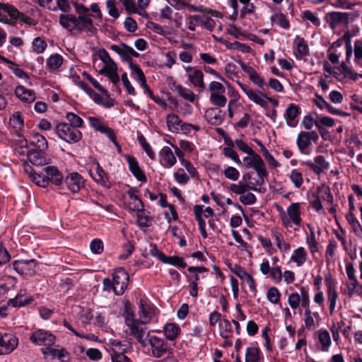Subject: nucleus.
<instances>
[{"label": "nucleus", "instance_id": "nucleus-13", "mask_svg": "<svg viewBox=\"0 0 362 362\" xmlns=\"http://www.w3.org/2000/svg\"><path fill=\"white\" fill-rule=\"evenodd\" d=\"M66 188L74 194L78 193L85 186V180L76 172L69 173L64 179Z\"/></svg>", "mask_w": 362, "mask_h": 362}, {"label": "nucleus", "instance_id": "nucleus-59", "mask_svg": "<svg viewBox=\"0 0 362 362\" xmlns=\"http://www.w3.org/2000/svg\"><path fill=\"white\" fill-rule=\"evenodd\" d=\"M138 141L139 144L142 146L144 150L146 153V154L148 156V157L153 160L155 159L156 155L152 150L150 144L146 141V139L143 135H141L138 137Z\"/></svg>", "mask_w": 362, "mask_h": 362}, {"label": "nucleus", "instance_id": "nucleus-47", "mask_svg": "<svg viewBox=\"0 0 362 362\" xmlns=\"http://www.w3.org/2000/svg\"><path fill=\"white\" fill-rule=\"evenodd\" d=\"M30 177L38 186L41 187H46L48 186V182L46 180V174L37 173L32 170L29 173Z\"/></svg>", "mask_w": 362, "mask_h": 362}, {"label": "nucleus", "instance_id": "nucleus-34", "mask_svg": "<svg viewBox=\"0 0 362 362\" xmlns=\"http://www.w3.org/2000/svg\"><path fill=\"white\" fill-rule=\"evenodd\" d=\"M166 123L168 127V129L173 132H178L180 129V124L182 123V120L180 117L175 114H169L166 117Z\"/></svg>", "mask_w": 362, "mask_h": 362}, {"label": "nucleus", "instance_id": "nucleus-64", "mask_svg": "<svg viewBox=\"0 0 362 362\" xmlns=\"http://www.w3.org/2000/svg\"><path fill=\"white\" fill-rule=\"evenodd\" d=\"M208 90L211 93V94L224 93L226 88L220 82L212 81L209 85Z\"/></svg>", "mask_w": 362, "mask_h": 362}, {"label": "nucleus", "instance_id": "nucleus-63", "mask_svg": "<svg viewBox=\"0 0 362 362\" xmlns=\"http://www.w3.org/2000/svg\"><path fill=\"white\" fill-rule=\"evenodd\" d=\"M230 269L243 281H245L250 275V274H248L246 270L239 264H235L233 267H230Z\"/></svg>", "mask_w": 362, "mask_h": 362}, {"label": "nucleus", "instance_id": "nucleus-53", "mask_svg": "<svg viewBox=\"0 0 362 362\" xmlns=\"http://www.w3.org/2000/svg\"><path fill=\"white\" fill-rule=\"evenodd\" d=\"M272 233L275 237V240L277 247L282 251H288L291 248V245L284 241L282 235L276 230H273Z\"/></svg>", "mask_w": 362, "mask_h": 362}, {"label": "nucleus", "instance_id": "nucleus-55", "mask_svg": "<svg viewBox=\"0 0 362 362\" xmlns=\"http://www.w3.org/2000/svg\"><path fill=\"white\" fill-rule=\"evenodd\" d=\"M137 223L139 227L144 228L148 227L150 223V218L148 216L145 215V211L144 208L136 211Z\"/></svg>", "mask_w": 362, "mask_h": 362}, {"label": "nucleus", "instance_id": "nucleus-14", "mask_svg": "<svg viewBox=\"0 0 362 362\" xmlns=\"http://www.w3.org/2000/svg\"><path fill=\"white\" fill-rule=\"evenodd\" d=\"M18 345V339L11 334L0 333V355L10 354Z\"/></svg>", "mask_w": 362, "mask_h": 362}, {"label": "nucleus", "instance_id": "nucleus-35", "mask_svg": "<svg viewBox=\"0 0 362 362\" xmlns=\"http://www.w3.org/2000/svg\"><path fill=\"white\" fill-rule=\"evenodd\" d=\"M188 78L189 81L194 86L202 89L205 88V83L204 82V74L201 70L196 69L192 73H189Z\"/></svg>", "mask_w": 362, "mask_h": 362}, {"label": "nucleus", "instance_id": "nucleus-40", "mask_svg": "<svg viewBox=\"0 0 362 362\" xmlns=\"http://www.w3.org/2000/svg\"><path fill=\"white\" fill-rule=\"evenodd\" d=\"M307 254L303 247H300L293 251L291 259L296 262L298 267L301 266L306 261Z\"/></svg>", "mask_w": 362, "mask_h": 362}, {"label": "nucleus", "instance_id": "nucleus-46", "mask_svg": "<svg viewBox=\"0 0 362 362\" xmlns=\"http://www.w3.org/2000/svg\"><path fill=\"white\" fill-rule=\"evenodd\" d=\"M163 263L171 264L177 268H185L187 267L184 259L178 256H165Z\"/></svg>", "mask_w": 362, "mask_h": 362}, {"label": "nucleus", "instance_id": "nucleus-23", "mask_svg": "<svg viewBox=\"0 0 362 362\" xmlns=\"http://www.w3.org/2000/svg\"><path fill=\"white\" fill-rule=\"evenodd\" d=\"M261 185L260 182H257L256 184L251 183H244L243 181H240L238 184H231L229 187V189L236 194H240V196L245 194L248 189H251L253 191H258L256 186Z\"/></svg>", "mask_w": 362, "mask_h": 362}, {"label": "nucleus", "instance_id": "nucleus-31", "mask_svg": "<svg viewBox=\"0 0 362 362\" xmlns=\"http://www.w3.org/2000/svg\"><path fill=\"white\" fill-rule=\"evenodd\" d=\"M287 214L291 221L296 226H300L301 223L300 204L292 203L287 208Z\"/></svg>", "mask_w": 362, "mask_h": 362}, {"label": "nucleus", "instance_id": "nucleus-60", "mask_svg": "<svg viewBox=\"0 0 362 362\" xmlns=\"http://www.w3.org/2000/svg\"><path fill=\"white\" fill-rule=\"evenodd\" d=\"M327 298L330 314H332L334 311L336 302L338 298V294L336 290L329 289V291H327Z\"/></svg>", "mask_w": 362, "mask_h": 362}, {"label": "nucleus", "instance_id": "nucleus-38", "mask_svg": "<svg viewBox=\"0 0 362 362\" xmlns=\"http://www.w3.org/2000/svg\"><path fill=\"white\" fill-rule=\"evenodd\" d=\"M23 294L21 293H18L15 298L9 299L7 302V305H11L14 308L22 307L30 304L33 299L32 298H28L24 300H21Z\"/></svg>", "mask_w": 362, "mask_h": 362}, {"label": "nucleus", "instance_id": "nucleus-41", "mask_svg": "<svg viewBox=\"0 0 362 362\" xmlns=\"http://www.w3.org/2000/svg\"><path fill=\"white\" fill-rule=\"evenodd\" d=\"M9 125L16 131H19L23 127V118L20 112H15L11 115L9 119Z\"/></svg>", "mask_w": 362, "mask_h": 362}, {"label": "nucleus", "instance_id": "nucleus-44", "mask_svg": "<svg viewBox=\"0 0 362 362\" xmlns=\"http://www.w3.org/2000/svg\"><path fill=\"white\" fill-rule=\"evenodd\" d=\"M257 144L260 147L262 152L264 158L267 159L268 163L274 168L280 166V163L274 158V156L269 152L264 144L258 139L255 140Z\"/></svg>", "mask_w": 362, "mask_h": 362}, {"label": "nucleus", "instance_id": "nucleus-52", "mask_svg": "<svg viewBox=\"0 0 362 362\" xmlns=\"http://www.w3.org/2000/svg\"><path fill=\"white\" fill-rule=\"evenodd\" d=\"M346 219L353 227L355 233H359L360 232H362V227L353 212H349L346 215Z\"/></svg>", "mask_w": 362, "mask_h": 362}, {"label": "nucleus", "instance_id": "nucleus-9", "mask_svg": "<svg viewBox=\"0 0 362 362\" xmlns=\"http://www.w3.org/2000/svg\"><path fill=\"white\" fill-rule=\"evenodd\" d=\"M55 339L53 334L44 329H37L30 336L31 342L38 346H51L54 344Z\"/></svg>", "mask_w": 362, "mask_h": 362}, {"label": "nucleus", "instance_id": "nucleus-5", "mask_svg": "<svg viewBox=\"0 0 362 362\" xmlns=\"http://www.w3.org/2000/svg\"><path fill=\"white\" fill-rule=\"evenodd\" d=\"M148 342L151 346L152 357L160 358L167 354L173 352V347L163 338L148 335Z\"/></svg>", "mask_w": 362, "mask_h": 362}, {"label": "nucleus", "instance_id": "nucleus-51", "mask_svg": "<svg viewBox=\"0 0 362 362\" xmlns=\"http://www.w3.org/2000/svg\"><path fill=\"white\" fill-rule=\"evenodd\" d=\"M129 67L131 70L132 74L135 75V79L139 83L146 80L143 71L138 64L132 63L129 66Z\"/></svg>", "mask_w": 362, "mask_h": 362}, {"label": "nucleus", "instance_id": "nucleus-58", "mask_svg": "<svg viewBox=\"0 0 362 362\" xmlns=\"http://www.w3.org/2000/svg\"><path fill=\"white\" fill-rule=\"evenodd\" d=\"M281 296V293L276 287H271L267 294V297L268 300L273 303V304H277L279 302Z\"/></svg>", "mask_w": 362, "mask_h": 362}, {"label": "nucleus", "instance_id": "nucleus-27", "mask_svg": "<svg viewBox=\"0 0 362 362\" xmlns=\"http://www.w3.org/2000/svg\"><path fill=\"white\" fill-rule=\"evenodd\" d=\"M315 335L317 336L318 341L321 345V347L318 349L324 352H327L332 344L329 332L326 329H319L315 333Z\"/></svg>", "mask_w": 362, "mask_h": 362}, {"label": "nucleus", "instance_id": "nucleus-32", "mask_svg": "<svg viewBox=\"0 0 362 362\" xmlns=\"http://www.w3.org/2000/svg\"><path fill=\"white\" fill-rule=\"evenodd\" d=\"M163 330L166 339L170 341L175 340L181 332L180 326L175 323L166 324L163 327Z\"/></svg>", "mask_w": 362, "mask_h": 362}, {"label": "nucleus", "instance_id": "nucleus-18", "mask_svg": "<svg viewBox=\"0 0 362 362\" xmlns=\"http://www.w3.org/2000/svg\"><path fill=\"white\" fill-rule=\"evenodd\" d=\"M225 112L218 107H210L205 112V118L213 125H220L223 121Z\"/></svg>", "mask_w": 362, "mask_h": 362}, {"label": "nucleus", "instance_id": "nucleus-3", "mask_svg": "<svg viewBox=\"0 0 362 362\" xmlns=\"http://www.w3.org/2000/svg\"><path fill=\"white\" fill-rule=\"evenodd\" d=\"M54 130L59 139L71 144L78 142L82 138L81 132L68 123L57 124Z\"/></svg>", "mask_w": 362, "mask_h": 362}, {"label": "nucleus", "instance_id": "nucleus-39", "mask_svg": "<svg viewBox=\"0 0 362 362\" xmlns=\"http://www.w3.org/2000/svg\"><path fill=\"white\" fill-rule=\"evenodd\" d=\"M260 354L261 352L258 347H247L245 353V362H259Z\"/></svg>", "mask_w": 362, "mask_h": 362}, {"label": "nucleus", "instance_id": "nucleus-15", "mask_svg": "<svg viewBox=\"0 0 362 362\" xmlns=\"http://www.w3.org/2000/svg\"><path fill=\"white\" fill-rule=\"evenodd\" d=\"M131 323L128 327L130 329L131 334L143 346H146L145 340L144 339L146 327L143 320H137L135 322H129Z\"/></svg>", "mask_w": 362, "mask_h": 362}, {"label": "nucleus", "instance_id": "nucleus-10", "mask_svg": "<svg viewBox=\"0 0 362 362\" xmlns=\"http://www.w3.org/2000/svg\"><path fill=\"white\" fill-rule=\"evenodd\" d=\"M93 164L95 165V167L89 170V175L98 185L109 189L111 187V183L108 175L98 160H95Z\"/></svg>", "mask_w": 362, "mask_h": 362}, {"label": "nucleus", "instance_id": "nucleus-1", "mask_svg": "<svg viewBox=\"0 0 362 362\" xmlns=\"http://www.w3.org/2000/svg\"><path fill=\"white\" fill-rule=\"evenodd\" d=\"M78 14L76 16L74 14L62 13L59 15V23L60 25L69 30L72 35L77 33L88 31L92 35L97 33L98 29L93 25L90 18V9L82 4L71 2Z\"/></svg>", "mask_w": 362, "mask_h": 362}, {"label": "nucleus", "instance_id": "nucleus-42", "mask_svg": "<svg viewBox=\"0 0 362 362\" xmlns=\"http://www.w3.org/2000/svg\"><path fill=\"white\" fill-rule=\"evenodd\" d=\"M220 336L223 339H228L232 337L233 329L228 320L224 319L219 323Z\"/></svg>", "mask_w": 362, "mask_h": 362}, {"label": "nucleus", "instance_id": "nucleus-50", "mask_svg": "<svg viewBox=\"0 0 362 362\" xmlns=\"http://www.w3.org/2000/svg\"><path fill=\"white\" fill-rule=\"evenodd\" d=\"M209 100L215 106L224 107L226 104L227 98L223 93H213L211 94Z\"/></svg>", "mask_w": 362, "mask_h": 362}, {"label": "nucleus", "instance_id": "nucleus-62", "mask_svg": "<svg viewBox=\"0 0 362 362\" xmlns=\"http://www.w3.org/2000/svg\"><path fill=\"white\" fill-rule=\"evenodd\" d=\"M274 18L276 19L277 24L280 27H281L284 29L289 28V27H290L289 21H288V18H286V16L284 13H280L276 14L275 16H273L271 18V20L274 21Z\"/></svg>", "mask_w": 362, "mask_h": 362}, {"label": "nucleus", "instance_id": "nucleus-2", "mask_svg": "<svg viewBox=\"0 0 362 362\" xmlns=\"http://www.w3.org/2000/svg\"><path fill=\"white\" fill-rule=\"evenodd\" d=\"M358 16L359 14L357 11L349 13L332 11L325 15V19L329 27L334 30L340 25L348 27L349 22L354 21Z\"/></svg>", "mask_w": 362, "mask_h": 362}, {"label": "nucleus", "instance_id": "nucleus-29", "mask_svg": "<svg viewBox=\"0 0 362 362\" xmlns=\"http://www.w3.org/2000/svg\"><path fill=\"white\" fill-rule=\"evenodd\" d=\"M194 212L195 218L198 222L201 235L205 239L207 238V233L206 230V223L202 217L203 206L202 205H195L194 206Z\"/></svg>", "mask_w": 362, "mask_h": 362}, {"label": "nucleus", "instance_id": "nucleus-54", "mask_svg": "<svg viewBox=\"0 0 362 362\" xmlns=\"http://www.w3.org/2000/svg\"><path fill=\"white\" fill-rule=\"evenodd\" d=\"M354 62L362 67L361 60L362 59V39L356 40L354 42Z\"/></svg>", "mask_w": 362, "mask_h": 362}, {"label": "nucleus", "instance_id": "nucleus-6", "mask_svg": "<svg viewBox=\"0 0 362 362\" xmlns=\"http://www.w3.org/2000/svg\"><path fill=\"white\" fill-rule=\"evenodd\" d=\"M243 162L246 168H254L261 180L260 185L264 183V179L267 177L268 173L266 165L261 156L255 153H250L243 158Z\"/></svg>", "mask_w": 362, "mask_h": 362}, {"label": "nucleus", "instance_id": "nucleus-49", "mask_svg": "<svg viewBox=\"0 0 362 362\" xmlns=\"http://www.w3.org/2000/svg\"><path fill=\"white\" fill-rule=\"evenodd\" d=\"M175 90L184 99L189 102H194L195 95L192 90L182 87L181 85L176 86Z\"/></svg>", "mask_w": 362, "mask_h": 362}, {"label": "nucleus", "instance_id": "nucleus-11", "mask_svg": "<svg viewBox=\"0 0 362 362\" xmlns=\"http://www.w3.org/2000/svg\"><path fill=\"white\" fill-rule=\"evenodd\" d=\"M110 48L111 50L119 54L122 61L127 62L129 64V66L133 63V57L136 58L139 57V54L137 52H136L132 47L124 42H122L120 46L112 45Z\"/></svg>", "mask_w": 362, "mask_h": 362}, {"label": "nucleus", "instance_id": "nucleus-61", "mask_svg": "<svg viewBox=\"0 0 362 362\" xmlns=\"http://www.w3.org/2000/svg\"><path fill=\"white\" fill-rule=\"evenodd\" d=\"M125 8L127 13H139L138 8L136 5L135 0H119Z\"/></svg>", "mask_w": 362, "mask_h": 362}, {"label": "nucleus", "instance_id": "nucleus-7", "mask_svg": "<svg viewBox=\"0 0 362 362\" xmlns=\"http://www.w3.org/2000/svg\"><path fill=\"white\" fill-rule=\"evenodd\" d=\"M112 281L114 284V293L117 296H122L127 288L129 283V274L122 267L117 268L113 273Z\"/></svg>", "mask_w": 362, "mask_h": 362}, {"label": "nucleus", "instance_id": "nucleus-4", "mask_svg": "<svg viewBox=\"0 0 362 362\" xmlns=\"http://www.w3.org/2000/svg\"><path fill=\"white\" fill-rule=\"evenodd\" d=\"M238 83L248 98L257 105H259L262 107H265L267 105V102H269L274 107H277L279 105V101L276 99L267 97V95L262 92H257L248 85L239 81Z\"/></svg>", "mask_w": 362, "mask_h": 362}, {"label": "nucleus", "instance_id": "nucleus-22", "mask_svg": "<svg viewBox=\"0 0 362 362\" xmlns=\"http://www.w3.org/2000/svg\"><path fill=\"white\" fill-rule=\"evenodd\" d=\"M136 189L135 188H131L127 192L129 200L124 203L127 206V209L132 211H139L140 209L144 208V204L142 201L135 194Z\"/></svg>", "mask_w": 362, "mask_h": 362}, {"label": "nucleus", "instance_id": "nucleus-33", "mask_svg": "<svg viewBox=\"0 0 362 362\" xmlns=\"http://www.w3.org/2000/svg\"><path fill=\"white\" fill-rule=\"evenodd\" d=\"M139 317L144 322H148L151 318V308L145 300L140 299L139 303Z\"/></svg>", "mask_w": 362, "mask_h": 362}, {"label": "nucleus", "instance_id": "nucleus-25", "mask_svg": "<svg viewBox=\"0 0 362 362\" xmlns=\"http://www.w3.org/2000/svg\"><path fill=\"white\" fill-rule=\"evenodd\" d=\"M15 95L21 101L28 103L33 102L36 98L35 93L33 90L27 89L23 86L16 88Z\"/></svg>", "mask_w": 362, "mask_h": 362}, {"label": "nucleus", "instance_id": "nucleus-56", "mask_svg": "<svg viewBox=\"0 0 362 362\" xmlns=\"http://www.w3.org/2000/svg\"><path fill=\"white\" fill-rule=\"evenodd\" d=\"M47 45L45 40L40 37H35L33 41V48L34 52L41 54L44 52Z\"/></svg>", "mask_w": 362, "mask_h": 362}, {"label": "nucleus", "instance_id": "nucleus-26", "mask_svg": "<svg viewBox=\"0 0 362 362\" xmlns=\"http://www.w3.org/2000/svg\"><path fill=\"white\" fill-rule=\"evenodd\" d=\"M30 146H33V150L45 151L48 148V143L45 137L39 133H33L31 135Z\"/></svg>", "mask_w": 362, "mask_h": 362}, {"label": "nucleus", "instance_id": "nucleus-37", "mask_svg": "<svg viewBox=\"0 0 362 362\" xmlns=\"http://www.w3.org/2000/svg\"><path fill=\"white\" fill-rule=\"evenodd\" d=\"M296 144L301 153H304L305 150L311 145V141H310L306 132H300L298 134L296 139Z\"/></svg>", "mask_w": 362, "mask_h": 362}, {"label": "nucleus", "instance_id": "nucleus-28", "mask_svg": "<svg viewBox=\"0 0 362 362\" xmlns=\"http://www.w3.org/2000/svg\"><path fill=\"white\" fill-rule=\"evenodd\" d=\"M28 160L34 165L42 166L47 163L45 151L31 149Z\"/></svg>", "mask_w": 362, "mask_h": 362}, {"label": "nucleus", "instance_id": "nucleus-12", "mask_svg": "<svg viewBox=\"0 0 362 362\" xmlns=\"http://www.w3.org/2000/svg\"><path fill=\"white\" fill-rule=\"evenodd\" d=\"M35 259H21L13 262V269L21 275L31 276L35 273Z\"/></svg>", "mask_w": 362, "mask_h": 362}, {"label": "nucleus", "instance_id": "nucleus-16", "mask_svg": "<svg viewBox=\"0 0 362 362\" xmlns=\"http://www.w3.org/2000/svg\"><path fill=\"white\" fill-rule=\"evenodd\" d=\"M303 165L308 166L316 175H320L329 167V162L326 160L323 156H317L315 157L313 162L307 160L303 162Z\"/></svg>", "mask_w": 362, "mask_h": 362}, {"label": "nucleus", "instance_id": "nucleus-57", "mask_svg": "<svg viewBox=\"0 0 362 362\" xmlns=\"http://www.w3.org/2000/svg\"><path fill=\"white\" fill-rule=\"evenodd\" d=\"M289 178L296 188H300L303 182L302 173L296 169L291 171Z\"/></svg>", "mask_w": 362, "mask_h": 362}, {"label": "nucleus", "instance_id": "nucleus-36", "mask_svg": "<svg viewBox=\"0 0 362 362\" xmlns=\"http://www.w3.org/2000/svg\"><path fill=\"white\" fill-rule=\"evenodd\" d=\"M110 356H114L115 355L125 354L127 349V346L125 344H122L121 341L117 339L111 340L110 342Z\"/></svg>", "mask_w": 362, "mask_h": 362}, {"label": "nucleus", "instance_id": "nucleus-8", "mask_svg": "<svg viewBox=\"0 0 362 362\" xmlns=\"http://www.w3.org/2000/svg\"><path fill=\"white\" fill-rule=\"evenodd\" d=\"M0 10L6 11L15 21L20 19L21 22L29 25H35L37 24L36 21L26 16L23 13L20 12L15 6L8 3L0 2Z\"/></svg>", "mask_w": 362, "mask_h": 362}, {"label": "nucleus", "instance_id": "nucleus-19", "mask_svg": "<svg viewBox=\"0 0 362 362\" xmlns=\"http://www.w3.org/2000/svg\"><path fill=\"white\" fill-rule=\"evenodd\" d=\"M300 108L298 105L290 103L284 113V118L286 124L291 127H295L297 125L296 119L300 115Z\"/></svg>", "mask_w": 362, "mask_h": 362}, {"label": "nucleus", "instance_id": "nucleus-20", "mask_svg": "<svg viewBox=\"0 0 362 362\" xmlns=\"http://www.w3.org/2000/svg\"><path fill=\"white\" fill-rule=\"evenodd\" d=\"M46 174V180L48 182H52L55 185H61L62 184L64 177L62 173L55 166H47L44 168Z\"/></svg>", "mask_w": 362, "mask_h": 362}, {"label": "nucleus", "instance_id": "nucleus-48", "mask_svg": "<svg viewBox=\"0 0 362 362\" xmlns=\"http://www.w3.org/2000/svg\"><path fill=\"white\" fill-rule=\"evenodd\" d=\"M66 119L69 122V124L73 126L74 127L78 129L83 127V120L81 117L74 112H67L66 115Z\"/></svg>", "mask_w": 362, "mask_h": 362}, {"label": "nucleus", "instance_id": "nucleus-17", "mask_svg": "<svg viewBox=\"0 0 362 362\" xmlns=\"http://www.w3.org/2000/svg\"><path fill=\"white\" fill-rule=\"evenodd\" d=\"M240 64L242 70L248 75L249 79L255 85L264 90V87L267 86V83L264 78L262 77L253 67L242 62H240Z\"/></svg>", "mask_w": 362, "mask_h": 362}, {"label": "nucleus", "instance_id": "nucleus-45", "mask_svg": "<svg viewBox=\"0 0 362 362\" xmlns=\"http://www.w3.org/2000/svg\"><path fill=\"white\" fill-rule=\"evenodd\" d=\"M63 63V57L59 54H55L51 55L47 60V66L49 69L56 70L58 69Z\"/></svg>", "mask_w": 362, "mask_h": 362}, {"label": "nucleus", "instance_id": "nucleus-43", "mask_svg": "<svg viewBox=\"0 0 362 362\" xmlns=\"http://www.w3.org/2000/svg\"><path fill=\"white\" fill-rule=\"evenodd\" d=\"M341 72L344 74L345 78H349L352 81H357L358 78H362V74H357L354 72L350 67H349L344 62H342L340 65Z\"/></svg>", "mask_w": 362, "mask_h": 362}, {"label": "nucleus", "instance_id": "nucleus-30", "mask_svg": "<svg viewBox=\"0 0 362 362\" xmlns=\"http://www.w3.org/2000/svg\"><path fill=\"white\" fill-rule=\"evenodd\" d=\"M161 160L165 161L164 166L170 168L176 163V158L175 157L171 148L168 146H164L159 153Z\"/></svg>", "mask_w": 362, "mask_h": 362}, {"label": "nucleus", "instance_id": "nucleus-24", "mask_svg": "<svg viewBox=\"0 0 362 362\" xmlns=\"http://www.w3.org/2000/svg\"><path fill=\"white\" fill-rule=\"evenodd\" d=\"M127 160L129 164L130 172L139 181L146 182L147 178L139 165L138 161L133 156H127Z\"/></svg>", "mask_w": 362, "mask_h": 362}, {"label": "nucleus", "instance_id": "nucleus-21", "mask_svg": "<svg viewBox=\"0 0 362 362\" xmlns=\"http://www.w3.org/2000/svg\"><path fill=\"white\" fill-rule=\"evenodd\" d=\"M293 45L296 48L294 55L297 59H301L303 57L309 55V47L303 37L296 35L293 40Z\"/></svg>", "mask_w": 362, "mask_h": 362}]
</instances>
